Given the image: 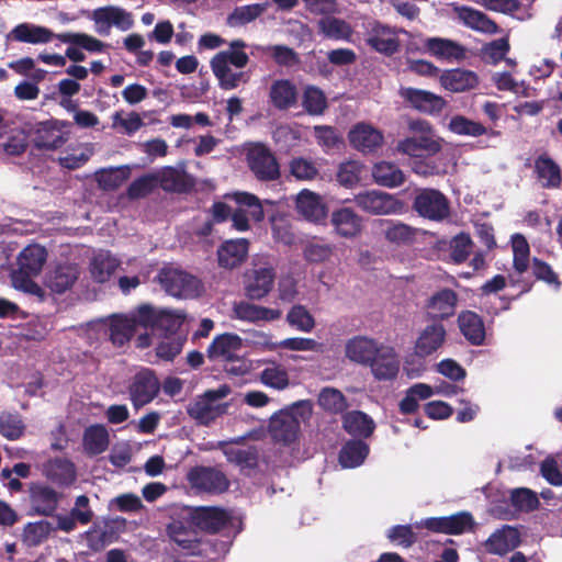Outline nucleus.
<instances>
[{
    "label": "nucleus",
    "mask_w": 562,
    "mask_h": 562,
    "mask_svg": "<svg viewBox=\"0 0 562 562\" xmlns=\"http://www.w3.org/2000/svg\"><path fill=\"white\" fill-rule=\"evenodd\" d=\"M47 259V251L40 245H29L18 257V270L12 279L15 286H21L30 293L40 291V286L32 281V277L40 274Z\"/></svg>",
    "instance_id": "nucleus-1"
},
{
    "label": "nucleus",
    "mask_w": 562,
    "mask_h": 562,
    "mask_svg": "<svg viewBox=\"0 0 562 562\" xmlns=\"http://www.w3.org/2000/svg\"><path fill=\"white\" fill-rule=\"evenodd\" d=\"M512 248L514 272L508 274V282L510 286L519 288V293L512 299L516 300L531 291L533 280L522 277L530 265V247L525 236L515 234L512 238Z\"/></svg>",
    "instance_id": "nucleus-2"
},
{
    "label": "nucleus",
    "mask_w": 562,
    "mask_h": 562,
    "mask_svg": "<svg viewBox=\"0 0 562 562\" xmlns=\"http://www.w3.org/2000/svg\"><path fill=\"white\" fill-rule=\"evenodd\" d=\"M161 288L175 297H195L201 290L200 280L180 269L165 267L157 276Z\"/></svg>",
    "instance_id": "nucleus-3"
},
{
    "label": "nucleus",
    "mask_w": 562,
    "mask_h": 562,
    "mask_svg": "<svg viewBox=\"0 0 562 562\" xmlns=\"http://www.w3.org/2000/svg\"><path fill=\"white\" fill-rule=\"evenodd\" d=\"M413 210L426 220L441 222L450 215V202L441 191L424 188L416 191Z\"/></svg>",
    "instance_id": "nucleus-4"
},
{
    "label": "nucleus",
    "mask_w": 562,
    "mask_h": 562,
    "mask_svg": "<svg viewBox=\"0 0 562 562\" xmlns=\"http://www.w3.org/2000/svg\"><path fill=\"white\" fill-rule=\"evenodd\" d=\"M356 205L372 215H387L402 213L404 203L395 195L379 191L367 190L355 195Z\"/></svg>",
    "instance_id": "nucleus-5"
},
{
    "label": "nucleus",
    "mask_w": 562,
    "mask_h": 562,
    "mask_svg": "<svg viewBox=\"0 0 562 562\" xmlns=\"http://www.w3.org/2000/svg\"><path fill=\"white\" fill-rule=\"evenodd\" d=\"M248 167L254 176L263 182L280 178V165L274 154L263 144L252 146L246 156Z\"/></svg>",
    "instance_id": "nucleus-6"
},
{
    "label": "nucleus",
    "mask_w": 562,
    "mask_h": 562,
    "mask_svg": "<svg viewBox=\"0 0 562 562\" xmlns=\"http://www.w3.org/2000/svg\"><path fill=\"white\" fill-rule=\"evenodd\" d=\"M63 494L44 482H32L29 486L30 514L49 517L58 508Z\"/></svg>",
    "instance_id": "nucleus-7"
},
{
    "label": "nucleus",
    "mask_w": 562,
    "mask_h": 562,
    "mask_svg": "<svg viewBox=\"0 0 562 562\" xmlns=\"http://www.w3.org/2000/svg\"><path fill=\"white\" fill-rule=\"evenodd\" d=\"M398 94L408 106L428 115L441 113L447 105L442 97L423 89L401 87Z\"/></svg>",
    "instance_id": "nucleus-8"
},
{
    "label": "nucleus",
    "mask_w": 562,
    "mask_h": 562,
    "mask_svg": "<svg viewBox=\"0 0 562 562\" xmlns=\"http://www.w3.org/2000/svg\"><path fill=\"white\" fill-rule=\"evenodd\" d=\"M366 43L373 50L387 57L398 53L401 48L398 31L381 22H373L367 30Z\"/></svg>",
    "instance_id": "nucleus-9"
},
{
    "label": "nucleus",
    "mask_w": 562,
    "mask_h": 562,
    "mask_svg": "<svg viewBox=\"0 0 562 562\" xmlns=\"http://www.w3.org/2000/svg\"><path fill=\"white\" fill-rule=\"evenodd\" d=\"M233 199L239 206L231 215L233 227L235 229L239 232L249 229L248 214L256 222L263 218V207L260 200L255 194L248 192H236L233 194Z\"/></svg>",
    "instance_id": "nucleus-10"
},
{
    "label": "nucleus",
    "mask_w": 562,
    "mask_h": 562,
    "mask_svg": "<svg viewBox=\"0 0 562 562\" xmlns=\"http://www.w3.org/2000/svg\"><path fill=\"white\" fill-rule=\"evenodd\" d=\"M160 383L150 369L138 371L130 385V397L133 405L138 408L150 403L159 393Z\"/></svg>",
    "instance_id": "nucleus-11"
},
{
    "label": "nucleus",
    "mask_w": 562,
    "mask_h": 562,
    "mask_svg": "<svg viewBox=\"0 0 562 562\" xmlns=\"http://www.w3.org/2000/svg\"><path fill=\"white\" fill-rule=\"evenodd\" d=\"M459 296L449 288H443L428 297L425 303L426 317L429 321L441 323L456 314Z\"/></svg>",
    "instance_id": "nucleus-12"
},
{
    "label": "nucleus",
    "mask_w": 562,
    "mask_h": 562,
    "mask_svg": "<svg viewBox=\"0 0 562 562\" xmlns=\"http://www.w3.org/2000/svg\"><path fill=\"white\" fill-rule=\"evenodd\" d=\"M190 484L200 491L220 494L228 490L229 481L226 475L212 467H194L188 473Z\"/></svg>",
    "instance_id": "nucleus-13"
},
{
    "label": "nucleus",
    "mask_w": 562,
    "mask_h": 562,
    "mask_svg": "<svg viewBox=\"0 0 562 562\" xmlns=\"http://www.w3.org/2000/svg\"><path fill=\"white\" fill-rule=\"evenodd\" d=\"M93 21L98 25V32L108 35L112 25L121 31L130 30L133 24V18L130 12L121 7L106 5L93 11Z\"/></svg>",
    "instance_id": "nucleus-14"
},
{
    "label": "nucleus",
    "mask_w": 562,
    "mask_h": 562,
    "mask_svg": "<svg viewBox=\"0 0 562 562\" xmlns=\"http://www.w3.org/2000/svg\"><path fill=\"white\" fill-rule=\"evenodd\" d=\"M276 271L271 266L250 270L245 276V295L252 301L261 300L272 290Z\"/></svg>",
    "instance_id": "nucleus-15"
},
{
    "label": "nucleus",
    "mask_w": 562,
    "mask_h": 562,
    "mask_svg": "<svg viewBox=\"0 0 562 562\" xmlns=\"http://www.w3.org/2000/svg\"><path fill=\"white\" fill-rule=\"evenodd\" d=\"M195 528L210 535H215L227 528L232 522L231 514L220 507H193Z\"/></svg>",
    "instance_id": "nucleus-16"
},
{
    "label": "nucleus",
    "mask_w": 562,
    "mask_h": 562,
    "mask_svg": "<svg viewBox=\"0 0 562 562\" xmlns=\"http://www.w3.org/2000/svg\"><path fill=\"white\" fill-rule=\"evenodd\" d=\"M382 344L367 336H355L347 340L345 346L346 357L358 364L370 366L379 352Z\"/></svg>",
    "instance_id": "nucleus-17"
},
{
    "label": "nucleus",
    "mask_w": 562,
    "mask_h": 562,
    "mask_svg": "<svg viewBox=\"0 0 562 562\" xmlns=\"http://www.w3.org/2000/svg\"><path fill=\"white\" fill-rule=\"evenodd\" d=\"M447 331L442 323L432 322L418 335L414 351L420 358H426L436 352L446 341Z\"/></svg>",
    "instance_id": "nucleus-18"
},
{
    "label": "nucleus",
    "mask_w": 562,
    "mask_h": 562,
    "mask_svg": "<svg viewBox=\"0 0 562 562\" xmlns=\"http://www.w3.org/2000/svg\"><path fill=\"white\" fill-rule=\"evenodd\" d=\"M157 187L166 192L188 193L194 187V181L184 170L175 167H164L155 172Z\"/></svg>",
    "instance_id": "nucleus-19"
},
{
    "label": "nucleus",
    "mask_w": 562,
    "mask_h": 562,
    "mask_svg": "<svg viewBox=\"0 0 562 562\" xmlns=\"http://www.w3.org/2000/svg\"><path fill=\"white\" fill-rule=\"evenodd\" d=\"M269 432L274 441L291 445L297 439L300 422L292 414L280 412L271 417Z\"/></svg>",
    "instance_id": "nucleus-20"
},
{
    "label": "nucleus",
    "mask_w": 562,
    "mask_h": 562,
    "mask_svg": "<svg viewBox=\"0 0 562 562\" xmlns=\"http://www.w3.org/2000/svg\"><path fill=\"white\" fill-rule=\"evenodd\" d=\"M521 542L520 533L516 527L505 525L495 530L485 541L486 552L496 555H505L515 550Z\"/></svg>",
    "instance_id": "nucleus-21"
},
{
    "label": "nucleus",
    "mask_w": 562,
    "mask_h": 562,
    "mask_svg": "<svg viewBox=\"0 0 562 562\" xmlns=\"http://www.w3.org/2000/svg\"><path fill=\"white\" fill-rule=\"evenodd\" d=\"M350 145L358 151L370 154L383 144V134L369 124L359 123L348 134Z\"/></svg>",
    "instance_id": "nucleus-22"
},
{
    "label": "nucleus",
    "mask_w": 562,
    "mask_h": 562,
    "mask_svg": "<svg viewBox=\"0 0 562 562\" xmlns=\"http://www.w3.org/2000/svg\"><path fill=\"white\" fill-rule=\"evenodd\" d=\"M79 274L78 265L59 263L47 273L45 285L54 293L64 294L74 286Z\"/></svg>",
    "instance_id": "nucleus-23"
},
{
    "label": "nucleus",
    "mask_w": 562,
    "mask_h": 562,
    "mask_svg": "<svg viewBox=\"0 0 562 562\" xmlns=\"http://www.w3.org/2000/svg\"><path fill=\"white\" fill-rule=\"evenodd\" d=\"M268 100L273 109L288 111L297 103V88L290 79H277L269 88Z\"/></svg>",
    "instance_id": "nucleus-24"
},
{
    "label": "nucleus",
    "mask_w": 562,
    "mask_h": 562,
    "mask_svg": "<svg viewBox=\"0 0 562 562\" xmlns=\"http://www.w3.org/2000/svg\"><path fill=\"white\" fill-rule=\"evenodd\" d=\"M369 367L376 380H393L400 371V359L393 347L382 345Z\"/></svg>",
    "instance_id": "nucleus-25"
},
{
    "label": "nucleus",
    "mask_w": 562,
    "mask_h": 562,
    "mask_svg": "<svg viewBox=\"0 0 562 562\" xmlns=\"http://www.w3.org/2000/svg\"><path fill=\"white\" fill-rule=\"evenodd\" d=\"M249 241L246 238L228 239L217 249L220 267L234 269L239 267L248 257Z\"/></svg>",
    "instance_id": "nucleus-26"
},
{
    "label": "nucleus",
    "mask_w": 562,
    "mask_h": 562,
    "mask_svg": "<svg viewBox=\"0 0 562 562\" xmlns=\"http://www.w3.org/2000/svg\"><path fill=\"white\" fill-rule=\"evenodd\" d=\"M458 326L461 334L472 346L485 342L486 330L483 318L475 312L465 310L458 315Z\"/></svg>",
    "instance_id": "nucleus-27"
},
{
    "label": "nucleus",
    "mask_w": 562,
    "mask_h": 562,
    "mask_svg": "<svg viewBox=\"0 0 562 562\" xmlns=\"http://www.w3.org/2000/svg\"><path fill=\"white\" fill-rule=\"evenodd\" d=\"M106 331L111 344L121 348L135 336V321L123 314H113L108 319Z\"/></svg>",
    "instance_id": "nucleus-28"
},
{
    "label": "nucleus",
    "mask_w": 562,
    "mask_h": 562,
    "mask_svg": "<svg viewBox=\"0 0 562 562\" xmlns=\"http://www.w3.org/2000/svg\"><path fill=\"white\" fill-rule=\"evenodd\" d=\"M45 476L59 487H68L77 480L74 462L66 458H55L44 465Z\"/></svg>",
    "instance_id": "nucleus-29"
},
{
    "label": "nucleus",
    "mask_w": 562,
    "mask_h": 562,
    "mask_svg": "<svg viewBox=\"0 0 562 562\" xmlns=\"http://www.w3.org/2000/svg\"><path fill=\"white\" fill-rule=\"evenodd\" d=\"M55 37L57 38V35L52 30L31 23L18 24L8 34L11 41L29 44H46Z\"/></svg>",
    "instance_id": "nucleus-30"
},
{
    "label": "nucleus",
    "mask_w": 562,
    "mask_h": 562,
    "mask_svg": "<svg viewBox=\"0 0 562 562\" xmlns=\"http://www.w3.org/2000/svg\"><path fill=\"white\" fill-rule=\"evenodd\" d=\"M296 210L307 221L321 223L327 216V209L318 194L302 190L296 198Z\"/></svg>",
    "instance_id": "nucleus-31"
},
{
    "label": "nucleus",
    "mask_w": 562,
    "mask_h": 562,
    "mask_svg": "<svg viewBox=\"0 0 562 562\" xmlns=\"http://www.w3.org/2000/svg\"><path fill=\"white\" fill-rule=\"evenodd\" d=\"M33 144L40 150H55L60 148L65 143L60 130L50 122H41L34 128Z\"/></svg>",
    "instance_id": "nucleus-32"
},
{
    "label": "nucleus",
    "mask_w": 562,
    "mask_h": 562,
    "mask_svg": "<svg viewBox=\"0 0 562 562\" xmlns=\"http://www.w3.org/2000/svg\"><path fill=\"white\" fill-rule=\"evenodd\" d=\"M226 408L227 404H212L202 395L189 404L187 412L199 424L207 426L226 413Z\"/></svg>",
    "instance_id": "nucleus-33"
},
{
    "label": "nucleus",
    "mask_w": 562,
    "mask_h": 562,
    "mask_svg": "<svg viewBox=\"0 0 562 562\" xmlns=\"http://www.w3.org/2000/svg\"><path fill=\"white\" fill-rule=\"evenodd\" d=\"M441 86L453 92H463L473 89L479 83L475 72L464 69L445 70L440 76Z\"/></svg>",
    "instance_id": "nucleus-34"
},
{
    "label": "nucleus",
    "mask_w": 562,
    "mask_h": 562,
    "mask_svg": "<svg viewBox=\"0 0 562 562\" xmlns=\"http://www.w3.org/2000/svg\"><path fill=\"white\" fill-rule=\"evenodd\" d=\"M535 171L542 188L557 189L561 186L562 173L559 165L547 154L538 156L535 160Z\"/></svg>",
    "instance_id": "nucleus-35"
},
{
    "label": "nucleus",
    "mask_w": 562,
    "mask_h": 562,
    "mask_svg": "<svg viewBox=\"0 0 562 562\" xmlns=\"http://www.w3.org/2000/svg\"><path fill=\"white\" fill-rule=\"evenodd\" d=\"M243 347V339L233 333L216 336L209 346L206 353L210 359L223 358L229 360Z\"/></svg>",
    "instance_id": "nucleus-36"
},
{
    "label": "nucleus",
    "mask_w": 562,
    "mask_h": 562,
    "mask_svg": "<svg viewBox=\"0 0 562 562\" xmlns=\"http://www.w3.org/2000/svg\"><path fill=\"white\" fill-rule=\"evenodd\" d=\"M342 427L352 437L366 439L373 434L375 424L368 414L352 411L342 416Z\"/></svg>",
    "instance_id": "nucleus-37"
},
{
    "label": "nucleus",
    "mask_w": 562,
    "mask_h": 562,
    "mask_svg": "<svg viewBox=\"0 0 562 562\" xmlns=\"http://www.w3.org/2000/svg\"><path fill=\"white\" fill-rule=\"evenodd\" d=\"M330 222L336 233L341 237L351 238L361 231L360 216L349 207H342L333 212Z\"/></svg>",
    "instance_id": "nucleus-38"
},
{
    "label": "nucleus",
    "mask_w": 562,
    "mask_h": 562,
    "mask_svg": "<svg viewBox=\"0 0 562 562\" xmlns=\"http://www.w3.org/2000/svg\"><path fill=\"white\" fill-rule=\"evenodd\" d=\"M234 313L238 319L250 323L271 322L281 317L280 310L258 306L244 301L234 305Z\"/></svg>",
    "instance_id": "nucleus-39"
},
{
    "label": "nucleus",
    "mask_w": 562,
    "mask_h": 562,
    "mask_svg": "<svg viewBox=\"0 0 562 562\" xmlns=\"http://www.w3.org/2000/svg\"><path fill=\"white\" fill-rule=\"evenodd\" d=\"M372 178L374 182L384 188H397L405 182L403 170L390 161H379L372 168Z\"/></svg>",
    "instance_id": "nucleus-40"
},
{
    "label": "nucleus",
    "mask_w": 562,
    "mask_h": 562,
    "mask_svg": "<svg viewBox=\"0 0 562 562\" xmlns=\"http://www.w3.org/2000/svg\"><path fill=\"white\" fill-rule=\"evenodd\" d=\"M109 443V432L105 426L101 424H94L85 429L82 446L87 454H101L108 449Z\"/></svg>",
    "instance_id": "nucleus-41"
},
{
    "label": "nucleus",
    "mask_w": 562,
    "mask_h": 562,
    "mask_svg": "<svg viewBox=\"0 0 562 562\" xmlns=\"http://www.w3.org/2000/svg\"><path fill=\"white\" fill-rule=\"evenodd\" d=\"M246 43L243 40H234L229 43V49L222 50L213 56L210 64H217L224 66H234L243 69L249 63V56L244 48Z\"/></svg>",
    "instance_id": "nucleus-42"
},
{
    "label": "nucleus",
    "mask_w": 562,
    "mask_h": 562,
    "mask_svg": "<svg viewBox=\"0 0 562 562\" xmlns=\"http://www.w3.org/2000/svg\"><path fill=\"white\" fill-rule=\"evenodd\" d=\"M370 451L369 446L360 439L348 440L339 451V463L345 469L361 465Z\"/></svg>",
    "instance_id": "nucleus-43"
},
{
    "label": "nucleus",
    "mask_w": 562,
    "mask_h": 562,
    "mask_svg": "<svg viewBox=\"0 0 562 562\" xmlns=\"http://www.w3.org/2000/svg\"><path fill=\"white\" fill-rule=\"evenodd\" d=\"M425 48L439 59L459 60L464 58L465 55V50L460 44L441 37L427 38L425 41Z\"/></svg>",
    "instance_id": "nucleus-44"
},
{
    "label": "nucleus",
    "mask_w": 562,
    "mask_h": 562,
    "mask_svg": "<svg viewBox=\"0 0 562 562\" xmlns=\"http://www.w3.org/2000/svg\"><path fill=\"white\" fill-rule=\"evenodd\" d=\"M193 516V507H175L170 514V521L166 526L168 537L196 529Z\"/></svg>",
    "instance_id": "nucleus-45"
},
{
    "label": "nucleus",
    "mask_w": 562,
    "mask_h": 562,
    "mask_svg": "<svg viewBox=\"0 0 562 562\" xmlns=\"http://www.w3.org/2000/svg\"><path fill=\"white\" fill-rule=\"evenodd\" d=\"M211 69L218 81V87L222 90H233L238 88L241 83L249 81V75L246 71H233L229 66L210 64Z\"/></svg>",
    "instance_id": "nucleus-46"
},
{
    "label": "nucleus",
    "mask_w": 562,
    "mask_h": 562,
    "mask_svg": "<svg viewBox=\"0 0 562 562\" xmlns=\"http://www.w3.org/2000/svg\"><path fill=\"white\" fill-rule=\"evenodd\" d=\"M268 3H252L236 7L227 16V24L232 27L246 25L266 12Z\"/></svg>",
    "instance_id": "nucleus-47"
},
{
    "label": "nucleus",
    "mask_w": 562,
    "mask_h": 562,
    "mask_svg": "<svg viewBox=\"0 0 562 562\" xmlns=\"http://www.w3.org/2000/svg\"><path fill=\"white\" fill-rule=\"evenodd\" d=\"M317 403L325 412L334 415L341 414L348 408V402L342 392L329 386L321 390Z\"/></svg>",
    "instance_id": "nucleus-48"
},
{
    "label": "nucleus",
    "mask_w": 562,
    "mask_h": 562,
    "mask_svg": "<svg viewBox=\"0 0 562 562\" xmlns=\"http://www.w3.org/2000/svg\"><path fill=\"white\" fill-rule=\"evenodd\" d=\"M29 146V134L24 128H11L0 142V150L7 156H20Z\"/></svg>",
    "instance_id": "nucleus-49"
},
{
    "label": "nucleus",
    "mask_w": 562,
    "mask_h": 562,
    "mask_svg": "<svg viewBox=\"0 0 562 562\" xmlns=\"http://www.w3.org/2000/svg\"><path fill=\"white\" fill-rule=\"evenodd\" d=\"M86 539L91 550L98 552L119 539L113 525L105 524L103 528L92 527L86 532Z\"/></svg>",
    "instance_id": "nucleus-50"
},
{
    "label": "nucleus",
    "mask_w": 562,
    "mask_h": 562,
    "mask_svg": "<svg viewBox=\"0 0 562 562\" xmlns=\"http://www.w3.org/2000/svg\"><path fill=\"white\" fill-rule=\"evenodd\" d=\"M228 462L243 469L254 470L258 467L259 451L255 446L247 448H226L223 450Z\"/></svg>",
    "instance_id": "nucleus-51"
},
{
    "label": "nucleus",
    "mask_w": 562,
    "mask_h": 562,
    "mask_svg": "<svg viewBox=\"0 0 562 562\" xmlns=\"http://www.w3.org/2000/svg\"><path fill=\"white\" fill-rule=\"evenodd\" d=\"M183 323V314L169 310H160L156 330L159 331L164 338L173 337L176 335H183L180 333Z\"/></svg>",
    "instance_id": "nucleus-52"
},
{
    "label": "nucleus",
    "mask_w": 562,
    "mask_h": 562,
    "mask_svg": "<svg viewBox=\"0 0 562 562\" xmlns=\"http://www.w3.org/2000/svg\"><path fill=\"white\" fill-rule=\"evenodd\" d=\"M327 99L325 93L315 86H307L302 95V106L307 114L316 116L322 115L327 109Z\"/></svg>",
    "instance_id": "nucleus-53"
},
{
    "label": "nucleus",
    "mask_w": 562,
    "mask_h": 562,
    "mask_svg": "<svg viewBox=\"0 0 562 562\" xmlns=\"http://www.w3.org/2000/svg\"><path fill=\"white\" fill-rule=\"evenodd\" d=\"M474 243L468 233H459L449 243V257L454 265L465 262L473 251Z\"/></svg>",
    "instance_id": "nucleus-54"
},
{
    "label": "nucleus",
    "mask_w": 562,
    "mask_h": 562,
    "mask_svg": "<svg viewBox=\"0 0 562 562\" xmlns=\"http://www.w3.org/2000/svg\"><path fill=\"white\" fill-rule=\"evenodd\" d=\"M117 267L115 259L109 255L99 254L93 257L90 263V273L92 279L98 283L106 282Z\"/></svg>",
    "instance_id": "nucleus-55"
},
{
    "label": "nucleus",
    "mask_w": 562,
    "mask_h": 562,
    "mask_svg": "<svg viewBox=\"0 0 562 562\" xmlns=\"http://www.w3.org/2000/svg\"><path fill=\"white\" fill-rule=\"evenodd\" d=\"M57 38L63 43L76 45L90 53H100L106 46L100 40L86 33H61L57 34Z\"/></svg>",
    "instance_id": "nucleus-56"
},
{
    "label": "nucleus",
    "mask_w": 562,
    "mask_h": 562,
    "mask_svg": "<svg viewBox=\"0 0 562 562\" xmlns=\"http://www.w3.org/2000/svg\"><path fill=\"white\" fill-rule=\"evenodd\" d=\"M130 177L127 166L101 170L97 173V181L104 190H115L120 188Z\"/></svg>",
    "instance_id": "nucleus-57"
},
{
    "label": "nucleus",
    "mask_w": 562,
    "mask_h": 562,
    "mask_svg": "<svg viewBox=\"0 0 562 562\" xmlns=\"http://www.w3.org/2000/svg\"><path fill=\"white\" fill-rule=\"evenodd\" d=\"M449 128L458 135L479 137L486 134V128L483 124L462 115L453 116L450 120Z\"/></svg>",
    "instance_id": "nucleus-58"
},
{
    "label": "nucleus",
    "mask_w": 562,
    "mask_h": 562,
    "mask_svg": "<svg viewBox=\"0 0 562 562\" xmlns=\"http://www.w3.org/2000/svg\"><path fill=\"white\" fill-rule=\"evenodd\" d=\"M52 532V525L46 520L29 522L23 530V540L29 546L36 547L44 542Z\"/></svg>",
    "instance_id": "nucleus-59"
},
{
    "label": "nucleus",
    "mask_w": 562,
    "mask_h": 562,
    "mask_svg": "<svg viewBox=\"0 0 562 562\" xmlns=\"http://www.w3.org/2000/svg\"><path fill=\"white\" fill-rule=\"evenodd\" d=\"M261 50L270 55L274 63L282 67H292L300 63L299 54L285 45H269Z\"/></svg>",
    "instance_id": "nucleus-60"
},
{
    "label": "nucleus",
    "mask_w": 562,
    "mask_h": 562,
    "mask_svg": "<svg viewBox=\"0 0 562 562\" xmlns=\"http://www.w3.org/2000/svg\"><path fill=\"white\" fill-rule=\"evenodd\" d=\"M463 19L473 30L488 34H494L498 31L497 24L479 10L465 9Z\"/></svg>",
    "instance_id": "nucleus-61"
},
{
    "label": "nucleus",
    "mask_w": 562,
    "mask_h": 562,
    "mask_svg": "<svg viewBox=\"0 0 562 562\" xmlns=\"http://www.w3.org/2000/svg\"><path fill=\"white\" fill-rule=\"evenodd\" d=\"M446 535H461L474 527L473 516L469 512H459L445 516Z\"/></svg>",
    "instance_id": "nucleus-62"
},
{
    "label": "nucleus",
    "mask_w": 562,
    "mask_h": 562,
    "mask_svg": "<svg viewBox=\"0 0 562 562\" xmlns=\"http://www.w3.org/2000/svg\"><path fill=\"white\" fill-rule=\"evenodd\" d=\"M186 340V335L165 338L156 347L157 357L165 361H172L182 351Z\"/></svg>",
    "instance_id": "nucleus-63"
},
{
    "label": "nucleus",
    "mask_w": 562,
    "mask_h": 562,
    "mask_svg": "<svg viewBox=\"0 0 562 562\" xmlns=\"http://www.w3.org/2000/svg\"><path fill=\"white\" fill-rule=\"evenodd\" d=\"M289 324L296 329L310 333L315 327V319L303 305H294L286 315Z\"/></svg>",
    "instance_id": "nucleus-64"
}]
</instances>
